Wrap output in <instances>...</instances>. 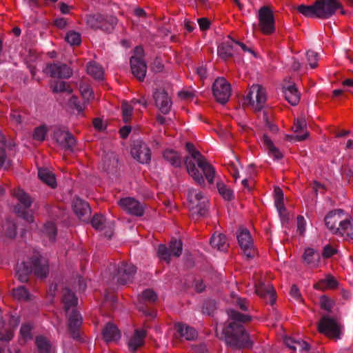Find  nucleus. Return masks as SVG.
Here are the masks:
<instances>
[{"mask_svg":"<svg viewBox=\"0 0 353 353\" xmlns=\"http://www.w3.org/2000/svg\"><path fill=\"white\" fill-rule=\"evenodd\" d=\"M228 313V325L223 329L222 333L226 343L235 349L251 347L252 342L243 326V323L249 321L250 317L233 310Z\"/></svg>","mask_w":353,"mask_h":353,"instance_id":"f257e3e1","label":"nucleus"},{"mask_svg":"<svg viewBox=\"0 0 353 353\" xmlns=\"http://www.w3.org/2000/svg\"><path fill=\"white\" fill-rule=\"evenodd\" d=\"M186 150L190 156L186 157L185 164L188 173L192 177L194 181L199 185L205 183L204 178L196 168L194 161L197 163L198 167L202 170L208 182L210 184L214 183L215 177V170L209 163L207 159L198 151L192 143H186Z\"/></svg>","mask_w":353,"mask_h":353,"instance_id":"f03ea898","label":"nucleus"},{"mask_svg":"<svg viewBox=\"0 0 353 353\" xmlns=\"http://www.w3.org/2000/svg\"><path fill=\"white\" fill-rule=\"evenodd\" d=\"M31 265L29 267L26 262L18 263L16 267V276L21 282H26L30 273L33 274L37 278H45L49 273L48 261L46 258L39 254L34 255L31 260Z\"/></svg>","mask_w":353,"mask_h":353,"instance_id":"7ed1b4c3","label":"nucleus"},{"mask_svg":"<svg viewBox=\"0 0 353 353\" xmlns=\"http://www.w3.org/2000/svg\"><path fill=\"white\" fill-rule=\"evenodd\" d=\"M62 301L64 303L65 312L68 314V327L73 338L79 336L78 329L82 323V317L76 311L74 306L77 304V299L74 294L68 289L63 292Z\"/></svg>","mask_w":353,"mask_h":353,"instance_id":"20e7f679","label":"nucleus"},{"mask_svg":"<svg viewBox=\"0 0 353 353\" xmlns=\"http://www.w3.org/2000/svg\"><path fill=\"white\" fill-rule=\"evenodd\" d=\"M344 211L341 209L330 212L325 218L327 228L333 234H341L345 227L348 226L349 219H342Z\"/></svg>","mask_w":353,"mask_h":353,"instance_id":"39448f33","label":"nucleus"},{"mask_svg":"<svg viewBox=\"0 0 353 353\" xmlns=\"http://www.w3.org/2000/svg\"><path fill=\"white\" fill-rule=\"evenodd\" d=\"M259 30L264 34L270 35L276 30L273 11L268 6H263L258 12Z\"/></svg>","mask_w":353,"mask_h":353,"instance_id":"423d86ee","label":"nucleus"},{"mask_svg":"<svg viewBox=\"0 0 353 353\" xmlns=\"http://www.w3.org/2000/svg\"><path fill=\"white\" fill-rule=\"evenodd\" d=\"M188 208L193 214L203 216L208 205V199L201 191L192 189L188 194Z\"/></svg>","mask_w":353,"mask_h":353,"instance_id":"0eeeda50","label":"nucleus"},{"mask_svg":"<svg viewBox=\"0 0 353 353\" xmlns=\"http://www.w3.org/2000/svg\"><path fill=\"white\" fill-rule=\"evenodd\" d=\"M13 194L19 202L15 207V212L17 213L18 216L23 218L29 223L32 222V214L28 210L32 204L30 197L20 188L15 189Z\"/></svg>","mask_w":353,"mask_h":353,"instance_id":"6e6552de","label":"nucleus"},{"mask_svg":"<svg viewBox=\"0 0 353 353\" xmlns=\"http://www.w3.org/2000/svg\"><path fill=\"white\" fill-rule=\"evenodd\" d=\"M318 330L320 333L335 341L340 339L342 334L341 325L334 319L327 316L322 317Z\"/></svg>","mask_w":353,"mask_h":353,"instance_id":"1a4fd4ad","label":"nucleus"},{"mask_svg":"<svg viewBox=\"0 0 353 353\" xmlns=\"http://www.w3.org/2000/svg\"><path fill=\"white\" fill-rule=\"evenodd\" d=\"M267 100L265 90L259 84L251 86L246 101L255 111L261 110L265 105Z\"/></svg>","mask_w":353,"mask_h":353,"instance_id":"9d476101","label":"nucleus"},{"mask_svg":"<svg viewBox=\"0 0 353 353\" xmlns=\"http://www.w3.org/2000/svg\"><path fill=\"white\" fill-rule=\"evenodd\" d=\"M143 56V48L137 46L134 49V55L130 59L132 72L133 75L140 81L144 79L147 71V65Z\"/></svg>","mask_w":353,"mask_h":353,"instance_id":"9b49d317","label":"nucleus"},{"mask_svg":"<svg viewBox=\"0 0 353 353\" xmlns=\"http://www.w3.org/2000/svg\"><path fill=\"white\" fill-rule=\"evenodd\" d=\"M212 92L217 102L225 104L231 96V85L225 78H217L213 83Z\"/></svg>","mask_w":353,"mask_h":353,"instance_id":"f8f14e48","label":"nucleus"},{"mask_svg":"<svg viewBox=\"0 0 353 353\" xmlns=\"http://www.w3.org/2000/svg\"><path fill=\"white\" fill-rule=\"evenodd\" d=\"M136 273V268L131 263H121L115 270L112 277L113 282L124 285L131 282Z\"/></svg>","mask_w":353,"mask_h":353,"instance_id":"ddd939ff","label":"nucleus"},{"mask_svg":"<svg viewBox=\"0 0 353 353\" xmlns=\"http://www.w3.org/2000/svg\"><path fill=\"white\" fill-rule=\"evenodd\" d=\"M316 17L327 19L333 15L338 8L341 7L337 0H319L315 3Z\"/></svg>","mask_w":353,"mask_h":353,"instance_id":"4468645a","label":"nucleus"},{"mask_svg":"<svg viewBox=\"0 0 353 353\" xmlns=\"http://www.w3.org/2000/svg\"><path fill=\"white\" fill-rule=\"evenodd\" d=\"M118 204L123 210L131 215L141 216L144 214V205L132 197L122 198Z\"/></svg>","mask_w":353,"mask_h":353,"instance_id":"2eb2a0df","label":"nucleus"},{"mask_svg":"<svg viewBox=\"0 0 353 353\" xmlns=\"http://www.w3.org/2000/svg\"><path fill=\"white\" fill-rule=\"evenodd\" d=\"M115 19H111V21H108L101 14L89 15L86 17L88 26L94 30L101 29L105 32H110L114 28Z\"/></svg>","mask_w":353,"mask_h":353,"instance_id":"dca6fc26","label":"nucleus"},{"mask_svg":"<svg viewBox=\"0 0 353 353\" xmlns=\"http://www.w3.org/2000/svg\"><path fill=\"white\" fill-rule=\"evenodd\" d=\"M132 157L141 163H148L151 159V152L147 145L141 141L134 143L131 149Z\"/></svg>","mask_w":353,"mask_h":353,"instance_id":"f3484780","label":"nucleus"},{"mask_svg":"<svg viewBox=\"0 0 353 353\" xmlns=\"http://www.w3.org/2000/svg\"><path fill=\"white\" fill-rule=\"evenodd\" d=\"M238 242L243 253L248 258L254 256L255 250L250 232L246 229L241 230L237 235Z\"/></svg>","mask_w":353,"mask_h":353,"instance_id":"a211bd4d","label":"nucleus"},{"mask_svg":"<svg viewBox=\"0 0 353 353\" xmlns=\"http://www.w3.org/2000/svg\"><path fill=\"white\" fill-rule=\"evenodd\" d=\"M154 99L156 106L163 114H168L170 112L172 101L168 94L164 90H157L154 93Z\"/></svg>","mask_w":353,"mask_h":353,"instance_id":"6ab92c4d","label":"nucleus"},{"mask_svg":"<svg viewBox=\"0 0 353 353\" xmlns=\"http://www.w3.org/2000/svg\"><path fill=\"white\" fill-rule=\"evenodd\" d=\"M54 138L60 146L66 150H72L75 145L74 137L65 130L57 129L54 132Z\"/></svg>","mask_w":353,"mask_h":353,"instance_id":"aec40b11","label":"nucleus"},{"mask_svg":"<svg viewBox=\"0 0 353 353\" xmlns=\"http://www.w3.org/2000/svg\"><path fill=\"white\" fill-rule=\"evenodd\" d=\"M46 72L52 77L68 79L72 75V70L65 64H48Z\"/></svg>","mask_w":353,"mask_h":353,"instance_id":"412c9836","label":"nucleus"},{"mask_svg":"<svg viewBox=\"0 0 353 353\" xmlns=\"http://www.w3.org/2000/svg\"><path fill=\"white\" fill-rule=\"evenodd\" d=\"M306 122L304 119L299 118L295 119L292 128L293 132L296 134L294 136H288L290 141H301L305 140L308 137V132L306 130Z\"/></svg>","mask_w":353,"mask_h":353,"instance_id":"4be33fe9","label":"nucleus"},{"mask_svg":"<svg viewBox=\"0 0 353 353\" xmlns=\"http://www.w3.org/2000/svg\"><path fill=\"white\" fill-rule=\"evenodd\" d=\"M255 287V291L257 295L264 298L266 300V302L271 305H273L275 303V290L272 284H265L259 282L256 284Z\"/></svg>","mask_w":353,"mask_h":353,"instance_id":"5701e85b","label":"nucleus"},{"mask_svg":"<svg viewBox=\"0 0 353 353\" xmlns=\"http://www.w3.org/2000/svg\"><path fill=\"white\" fill-rule=\"evenodd\" d=\"M91 223L93 228L98 230H103L107 228L108 230L105 232V235L108 238H110L112 236L113 222H107L105 218L103 215H94L92 219Z\"/></svg>","mask_w":353,"mask_h":353,"instance_id":"b1692460","label":"nucleus"},{"mask_svg":"<svg viewBox=\"0 0 353 353\" xmlns=\"http://www.w3.org/2000/svg\"><path fill=\"white\" fill-rule=\"evenodd\" d=\"M72 208L79 219L84 220L90 214V208L88 203L79 198L74 199Z\"/></svg>","mask_w":353,"mask_h":353,"instance_id":"393cba45","label":"nucleus"},{"mask_svg":"<svg viewBox=\"0 0 353 353\" xmlns=\"http://www.w3.org/2000/svg\"><path fill=\"white\" fill-rule=\"evenodd\" d=\"M174 327L177 337L190 341L194 340L197 336L196 330L186 324L178 323Z\"/></svg>","mask_w":353,"mask_h":353,"instance_id":"a878e982","label":"nucleus"},{"mask_svg":"<svg viewBox=\"0 0 353 353\" xmlns=\"http://www.w3.org/2000/svg\"><path fill=\"white\" fill-rule=\"evenodd\" d=\"M260 141L263 148L268 151L269 156L274 159H281L283 157L281 152L274 145L266 134L262 135Z\"/></svg>","mask_w":353,"mask_h":353,"instance_id":"bb28decb","label":"nucleus"},{"mask_svg":"<svg viewBox=\"0 0 353 353\" xmlns=\"http://www.w3.org/2000/svg\"><path fill=\"white\" fill-rule=\"evenodd\" d=\"M302 259L303 262L310 268H317L321 260L319 254L310 248L305 250Z\"/></svg>","mask_w":353,"mask_h":353,"instance_id":"cd10ccee","label":"nucleus"},{"mask_svg":"<svg viewBox=\"0 0 353 353\" xmlns=\"http://www.w3.org/2000/svg\"><path fill=\"white\" fill-rule=\"evenodd\" d=\"M145 331L143 329H137L128 341V347L130 350L135 351L143 345L145 337Z\"/></svg>","mask_w":353,"mask_h":353,"instance_id":"c85d7f7f","label":"nucleus"},{"mask_svg":"<svg viewBox=\"0 0 353 353\" xmlns=\"http://www.w3.org/2000/svg\"><path fill=\"white\" fill-rule=\"evenodd\" d=\"M103 337L105 342L116 341L121 337L118 328L112 323H108L103 330Z\"/></svg>","mask_w":353,"mask_h":353,"instance_id":"c756f323","label":"nucleus"},{"mask_svg":"<svg viewBox=\"0 0 353 353\" xmlns=\"http://www.w3.org/2000/svg\"><path fill=\"white\" fill-rule=\"evenodd\" d=\"M338 286V282L331 274H327L325 277L314 285L316 290L325 291L327 290H333Z\"/></svg>","mask_w":353,"mask_h":353,"instance_id":"7c9ffc66","label":"nucleus"},{"mask_svg":"<svg viewBox=\"0 0 353 353\" xmlns=\"http://www.w3.org/2000/svg\"><path fill=\"white\" fill-rule=\"evenodd\" d=\"M235 51V46L233 43V40L229 39L228 41L223 43L218 48V54L219 56L223 59H227L228 58L232 57Z\"/></svg>","mask_w":353,"mask_h":353,"instance_id":"2f4dec72","label":"nucleus"},{"mask_svg":"<svg viewBox=\"0 0 353 353\" xmlns=\"http://www.w3.org/2000/svg\"><path fill=\"white\" fill-rule=\"evenodd\" d=\"M210 244L212 247L220 251H225L228 247V243L226 236L221 233L215 232L211 239Z\"/></svg>","mask_w":353,"mask_h":353,"instance_id":"473e14b6","label":"nucleus"},{"mask_svg":"<svg viewBox=\"0 0 353 353\" xmlns=\"http://www.w3.org/2000/svg\"><path fill=\"white\" fill-rule=\"evenodd\" d=\"M38 176L39 179L50 188H55L57 181L55 175L47 168H39L38 170Z\"/></svg>","mask_w":353,"mask_h":353,"instance_id":"72a5a7b5","label":"nucleus"},{"mask_svg":"<svg viewBox=\"0 0 353 353\" xmlns=\"http://www.w3.org/2000/svg\"><path fill=\"white\" fill-rule=\"evenodd\" d=\"M285 99L292 105L298 104L300 100L299 93L294 85H290L283 90Z\"/></svg>","mask_w":353,"mask_h":353,"instance_id":"f704fd0d","label":"nucleus"},{"mask_svg":"<svg viewBox=\"0 0 353 353\" xmlns=\"http://www.w3.org/2000/svg\"><path fill=\"white\" fill-rule=\"evenodd\" d=\"M87 72L96 80H102L103 79V69L96 62H90L88 63L87 66Z\"/></svg>","mask_w":353,"mask_h":353,"instance_id":"c9c22d12","label":"nucleus"},{"mask_svg":"<svg viewBox=\"0 0 353 353\" xmlns=\"http://www.w3.org/2000/svg\"><path fill=\"white\" fill-rule=\"evenodd\" d=\"M163 158L168 161L172 165L177 168L181 165V157L173 150H166L163 152Z\"/></svg>","mask_w":353,"mask_h":353,"instance_id":"e433bc0d","label":"nucleus"},{"mask_svg":"<svg viewBox=\"0 0 353 353\" xmlns=\"http://www.w3.org/2000/svg\"><path fill=\"white\" fill-rule=\"evenodd\" d=\"M6 148L8 146L5 143L4 137L0 134V166L4 168L10 166V160L5 152Z\"/></svg>","mask_w":353,"mask_h":353,"instance_id":"4c0bfd02","label":"nucleus"},{"mask_svg":"<svg viewBox=\"0 0 353 353\" xmlns=\"http://www.w3.org/2000/svg\"><path fill=\"white\" fill-rule=\"evenodd\" d=\"M50 88L54 92H67L70 94L72 92L70 85L63 81H54L51 83Z\"/></svg>","mask_w":353,"mask_h":353,"instance_id":"58836bf2","label":"nucleus"},{"mask_svg":"<svg viewBox=\"0 0 353 353\" xmlns=\"http://www.w3.org/2000/svg\"><path fill=\"white\" fill-rule=\"evenodd\" d=\"M36 344L39 353H49L50 352L51 344L46 338L42 336H37Z\"/></svg>","mask_w":353,"mask_h":353,"instance_id":"ea45409f","label":"nucleus"},{"mask_svg":"<svg viewBox=\"0 0 353 353\" xmlns=\"http://www.w3.org/2000/svg\"><path fill=\"white\" fill-rule=\"evenodd\" d=\"M298 12L307 17H316L315 3L311 6L300 5L296 8Z\"/></svg>","mask_w":353,"mask_h":353,"instance_id":"a19ab883","label":"nucleus"},{"mask_svg":"<svg viewBox=\"0 0 353 353\" xmlns=\"http://www.w3.org/2000/svg\"><path fill=\"white\" fill-rule=\"evenodd\" d=\"M134 105L130 103L123 102L121 105L123 120L128 123L131 120Z\"/></svg>","mask_w":353,"mask_h":353,"instance_id":"79ce46f5","label":"nucleus"},{"mask_svg":"<svg viewBox=\"0 0 353 353\" xmlns=\"http://www.w3.org/2000/svg\"><path fill=\"white\" fill-rule=\"evenodd\" d=\"M12 295L14 298L18 300L28 301L30 299L29 292L23 286H20L14 289L12 291Z\"/></svg>","mask_w":353,"mask_h":353,"instance_id":"37998d69","label":"nucleus"},{"mask_svg":"<svg viewBox=\"0 0 353 353\" xmlns=\"http://www.w3.org/2000/svg\"><path fill=\"white\" fill-rule=\"evenodd\" d=\"M65 39L71 46H79L81 42V34L75 31H69L66 34Z\"/></svg>","mask_w":353,"mask_h":353,"instance_id":"c03bdc74","label":"nucleus"},{"mask_svg":"<svg viewBox=\"0 0 353 353\" xmlns=\"http://www.w3.org/2000/svg\"><path fill=\"white\" fill-rule=\"evenodd\" d=\"M170 250L174 256H179L183 250L182 241L180 239L171 240Z\"/></svg>","mask_w":353,"mask_h":353,"instance_id":"a18cd8bd","label":"nucleus"},{"mask_svg":"<svg viewBox=\"0 0 353 353\" xmlns=\"http://www.w3.org/2000/svg\"><path fill=\"white\" fill-rule=\"evenodd\" d=\"M82 97L86 101H90L94 99V93L89 85L81 84L79 88Z\"/></svg>","mask_w":353,"mask_h":353,"instance_id":"49530a36","label":"nucleus"},{"mask_svg":"<svg viewBox=\"0 0 353 353\" xmlns=\"http://www.w3.org/2000/svg\"><path fill=\"white\" fill-rule=\"evenodd\" d=\"M47 132H48V128L46 125H43L39 126L34 129L32 137L36 141H44V139L46 138Z\"/></svg>","mask_w":353,"mask_h":353,"instance_id":"de8ad7c7","label":"nucleus"},{"mask_svg":"<svg viewBox=\"0 0 353 353\" xmlns=\"http://www.w3.org/2000/svg\"><path fill=\"white\" fill-rule=\"evenodd\" d=\"M43 232L48 236L50 241H54L57 235L54 224L52 222L47 223L44 225Z\"/></svg>","mask_w":353,"mask_h":353,"instance_id":"09e8293b","label":"nucleus"},{"mask_svg":"<svg viewBox=\"0 0 353 353\" xmlns=\"http://www.w3.org/2000/svg\"><path fill=\"white\" fill-rule=\"evenodd\" d=\"M217 188L220 194L226 199L231 200L233 197V192L222 183H217Z\"/></svg>","mask_w":353,"mask_h":353,"instance_id":"8fccbe9b","label":"nucleus"},{"mask_svg":"<svg viewBox=\"0 0 353 353\" xmlns=\"http://www.w3.org/2000/svg\"><path fill=\"white\" fill-rule=\"evenodd\" d=\"M158 255L161 260L170 263V250L165 245H160L158 248Z\"/></svg>","mask_w":353,"mask_h":353,"instance_id":"3c124183","label":"nucleus"},{"mask_svg":"<svg viewBox=\"0 0 353 353\" xmlns=\"http://www.w3.org/2000/svg\"><path fill=\"white\" fill-rule=\"evenodd\" d=\"M307 59L309 65L312 68H314L317 66V62L319 61V54L312 50H309L306 53Z\"/></svg>","mask_w":353,"mask_h":353,"instance_id":"603ef678","label":"nucleus"},{"mask_svg":"<svg viewBox=\"0 0 353 353\" xmlns=\"http://www.w3.org/2000/svg\"><path fill=\"white\" fill-rule=\"evenodd\" d=\"M69 104L71 107H73L77 110L78 114H81L84 110L85 106L80 104L78 98L75 96L70 97L69 100Z\"/></svg>","mask_w":353,"mask_h":353,"instance_id":"864d4df0","label":"nucleus"},{"mask_svg":"<svg viewBox=\"0 0 353 353\" xmlns=\"http://www.w3.org/2000/svg\"><path fill=\"white\" fill-rule=\"evenodd\" d=\"M142 299L150 302H154L157 299V295L152 290H146L142 292Z\"/></svg>","mask_w":353,"mask_h":353,"instance_id":"5fc2aeb1","label":"nucleus"},{"mask_svg":"<svg viewBox=\"0 0 353 353\" xmlns=\"http://www.w3.org/2000/svg\"><path fill=\"white\" fill-rule=\"evenodd\" d=\"M309 345L304 341L301 340H296L294 342V345L292 346V350H299V351H307L309 350Z\"/></svg>","mask_w":353,"mask_h":353,"instance_id":"6e6d98bb","label":"nucleus"},{"mask_svg":"<svg viewBox=\"0 0 353 353\" xmlns=\"http://www.w3.org/2000/svg\"><path fill=\"white\" fill-rule=\"evenodd\" d=\"M320 303H321V306L322 308H323L324 310H325L327 311L331 310L332 305H333V302L327 296H321Z\"/></svg>","mask_w":353,"mask_h":353,"instance_id":"4d7b16f0","label":"nucleus"},{"mask_svg":"<svg viewBox=\"0 0 353 353\" xmlns=\"http://www.w3.org/2000/svg\"><path fill=\"white\" fill-rule=\"evenodd\" d=\"M31 330L32 327L29 324H24L21 326L20 333L21 336L24 339V340L31 339Z\"/></svg>","mask_w":353,"mask_h":353,"instance_id":"13d9d810","label":"nucleus"},{"mask_svg":"<svg viewBox=\"0 0 353 353\" xmlns=\"http://www.w3.org/2000/svg\"><path fill=\"white\" fill-rule=\"evenodd\" d=\"M179 97L180 99L185 100V101H189L192 100L194 97V92L192 90H183L178 93Z\"/></svg>","mask_w":353,"mask_h":353,"instance_id":"bf43d9fd","label":"nucleus"},{"mask_svg":"<svg viewBox=\"0 0 353 353\" xmlns=\"http://www.w3.org/2000/svg\"><path fill=\"white\" fill-rule=\"evenodd\" d=\"M297 230L300 235H303L305 231V220L302 216L297 217Z\"/></svg>","mask_w":353,"mask_h":353,"instance_id":"052dcab7","label":"nucleus"},{"mask_svg":"<svg viewBox=\"0 0 353 353\" xmlns=\"http://www.w3.org/2000/svg\"><path fill=\"white\" fill-rule=\"evenodd\" d=\"M336 252V250L331 246L330 245H327L325 246L323 252V258H330L332 255H334Z\"/></svg>","mask_w":353,"mask_h":353,"instance_id":"680f3d73","label":"nucleus"},{"mask_svg":"<svg viewBox=\"0 0 353 353\" xmlns=\"http://www.w3.org/2000/svg\"><path fill=\"white\" fill-rule=\"evenodd\" d=\"M346 228H344V231L341 233L340 235L341 236H346L350 239L353 240V225L351 223L350 219H349V224L348 226L345 227Z\"/></svg>","mask_w":353,"mask_h":353,"instance_id":"e2e57ef3","label":"nucleus"},{"mask_svg":"<svg viewBox=\"0 0 353 353\" xmlns=\"http://www.w3.org/2000/svg\"><path fill=\"white\" fill-rule=\"evenodd\" d=\"M263 120L265 121V127L270 131H271L274 133L276 132L278 130L277 126L274 125L273 123H272L270 121H268V116L265 112L263 113Z\"/></svg>","mask_w":353,"mask_h":353,"instance_id":"0e129e2a","label":"nucleus"},{"mask_svg":"<svg viewBox=\"0 0 353 353\" xmlns=\"http://www.w3.org/2000/svg\"><path fill=\"white\" fill-rule=\"evenodd\" d=\"M228 169L235 180H236L239 177L238 168L236 165H235L234 163L228 164Z\"/></svg>","mask_w":353,"mask_h":353,"instance_id":"69168bd1","label":"nucleus"},{"mask_svg":"<svg viewBox=\"0 0 353 353\" xmlns=\"http://www.w3.org/2000/svg\"><path fill=\"white\" fill-rule=\"evenodd\" d=\"M274 204L278 210L279 214H282L283 211H285L284 204H283V197H275L274 198Z\"/></svg>","mask_w":353,"mask_h":353,"instance_id":"338daca9","label":"nucleus"},{"mask_svg":"<svg viewBox=\"0 0 353 353\" xmlns=\"http://www.w3.org/2000/svg\"><path fill=\"white\" fill-rule=\"evenodd\" d=\"M17 234L16 226L13 223H8L6 235L9 238H14Z\"/></svg>","mask_w":353,"mask_h":353,"instance_id":"774afa93","label":"nucleus"}]
</instances>
